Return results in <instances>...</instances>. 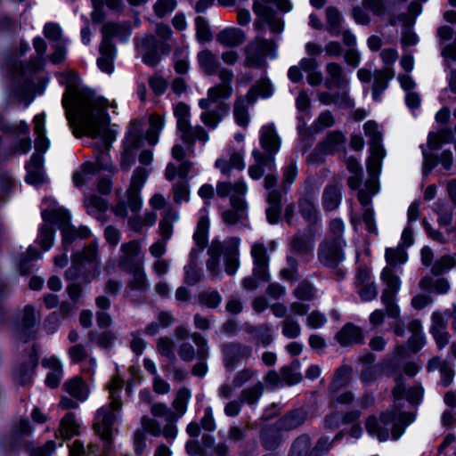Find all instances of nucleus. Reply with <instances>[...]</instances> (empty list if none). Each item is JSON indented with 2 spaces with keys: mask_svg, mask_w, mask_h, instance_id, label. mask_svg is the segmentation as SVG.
Segmentation results:
<instances>
[{
  "mask_svg": "<svg viewBox=\"0 0 456 456\" xmlns=\"http://www.w3.org/2000/svg\"><path fill=\"white\" fill-rule=\"evenodd\" d=\"M41 217L45 223L56 225L60 231L62 228L73 225L71 224L70 212L62 207L43 209L41 211Z\"/></svg>",
  "mask_w": 456,
  "mask_h": 456,
  "instance_id": "b1692460",
  "label": "nucleus"
},
{
  "mask_svg": "<svg viewBox=\"0 0 456 456\" xmlns=\"http://www.w3.org/2000/svg\"><path fill=\"white\" fill-rule=\"evenodd\" d=\"M190 108L183 102H179L175 108L177 119L176 127L180 139L187 145L192 146L196 141L205 144L208 134L201 126H192L190 123Z\"/></svg>",
  "mask_w": 456,
  "mask_h": 456,
  "instance_id": "6e6552de",
  "label": "nucleus"
},
{
  "mask_svg": "<svg viewBox=\"0 0 456 456\" xmlns=\"http://www.w3.org/2000/svg\"><path fill=\"white\" fill-rule=\"evenodd\" d=\"M61 105L69 126L76 127L74 135L97 139L95 151L110 159V151L117 139L118 130L114 128L117 125H111L108 111L109 100L98 95L95 89L83 86L77 95L65 92Z\"/></svg>",
  "mask_w": 456,
  "mask_h": 456,
  "instance_id": "f257e3e1",
  "label": "nucleus"
},
{
  "mask_svg": "<svg viewBox=\"0 0 456 456\" xmlns=\"http://www.w3.org/2000/svg\"><path fill=\"white\" fill-rule=\"evenodd\" d=\"M209 228V220L207 216L200 217L196 231L193 234V240L198 248H205L208 244V234Z\"/></svg>",
  "mask_w": 456,
  "mask_h": 456,
  "instance_id": "6e6d98bb",
  "label": "nucleus"
},
{
  "mask_svg": "<svg viewBox=\"0 0 456 456\" xmlns=\"http://www.w3.org/2000/svg\"><path fill=\"white\" fill-rule=\"evenodd\" d=\"M204 111L200 115V120L209 128L215 129L223 118L229 113L230 106L220 102L216 109H203Z\"/></svg>",
  "mask_w": 456,
  "mask_h": 456,
  "instance_id": "2f4dec72",
  "label": "nucleus"
},
{
  "mask_svg": "<svg viewBox=\"0 0 456 456\" xmlns=\"http://www.w3.org/2000/svg\"><path fill=\"white\" fill-rule=\"evenodd\" d=\"M0 131L5 134L18 136L19 134H28L29 126L25 120H20L18 126H14L0 116Z\"/></svg>",
  "mask_w": 456,
  "mask_h": 456,
  "instance_id": "4d7b16f0",
  "label": "nucleus"
},
{
  "mask_svg": "<svg viewBox=\"0 0 456 456\" xmlns=\"http://www.w3.org/2000/svg\"><path fill=\"white\" fill-rule=\"evenodd\" d=\"M216 40L223 46L236 47L245 42L246 35L240 28L229 27L219 31L216 34Z\"/></svg>",
  "mask_w": 456,
  "mask_h": 456,
  "instance_id": "7c9ffc66",
  "label": "nucleus"
},
{
  "mask_svg": "<svg viewBox=\"0 0 456 456\" xmlns=\"http://www.w3.org/2000/svg\"><path fill=\"white\" fill-rule=\"evenodd\" d=\"M275 47L273 40L256 37L245 47L244 65L248 68H265L266 66L265 56L274 57Z\"/></svg>",
  "mask_w": 456,
  "mask_h": 456,
  "instance_id": "9d476101",
  "label": "nucleus"
},
{
  "mask_svg": "<svg viewBox=\"0 0 456 456\" xmlns=\"http://www.w3.org/2000/svg\"><path fill=\"white\" fill-rule=\"evenodd\" d=\"M374 194L366 191V190H359L357 193L358 200L362 208V222L365 228L370 233L377 234V227L374 218V210L371 206V198Z\"/></svg>",
  "mask_w": 456,
  "mask_h": 456,
  "instance_id": "412c9836",
  "label": "nucleus"
},
{
  "mask_svg": "<svg viewBox=\"0 0 456 456\" xmlns=\"http://www.w3.org/2000/svg\"><path fill=\"white\" fill-rule=\"evenodd\" d=\"M259 140L265 155L274 157L279 151L281 139L273 124L262 126Z\"/></svg>",
  "mask_w": 456,
  "mask_h": 456,
  "instance_id": "4be33fe9",
  "label": "nucleus"
},
{
  "mask_svg": "<svg viewBox=\"0 0 456 456\" xmlns=\"http://www.w3.org/2000/svg\"><path fill=\"white\" fill-rule=\"evenodd\" d=\"M346 137L343 133L339 131H333L327 134L324 141L319 142V151L327 154H333L334 152L345 147Z\"/></svg>",
  "mask_w": 456,
  "mask_h": 456,
  "instance_id": "58836bf2",
  "label": "nucleus"
},
{
  "mask_svg": "<svg viewBox=\"0 0 456 456\" xmlns=\"http://www.w3.org/2000/svg\"><path fill=\"white\" fill-rule=\"evenodd\" d=\"M255 163L248 167V175L253 180H259L265 173V167L269 170L275 168V159L273 156H267L264 152L254 150L252 151Z\"/></svg>",
  "mask_w": 456,
  "mask_h": 456,
  "instance_id": "5701e85b",
  "label": "nucleus"
},
{
  "mask_svg": "<svg viewBox=\"0 0 456 456\" xmlns=\"http://www.w3.org/2000/svg\"><path fill=\"white\" fill-rule=\"evenodd\" d=\"M133 32V28L129 21L124 20L122 22L107 21L102 28L101 34H107L112 39L118 37L121 43H126Z\"/></svg>",
  "mask_w": 456,
  "mask_h": 456,
  "instance_id": "cd10ccee",
  "label": "nucleus"
},
{
  "mask_svg": "<svg viewBox=\"0 0 456 456\" xmlns=\"http://www.w3.org/2000/svg\"><path fill=\"white\" fill-rule=\"evenodd\" d=\"M122 255L118 260V269L131 274L126 291H142V256L140 257L141 239L125 242L120 248Z\"/></svg>",
  "mask_w": 456,
  "mask_h": 456,
  "instance_id": "423d86ee",
  "label": "nucleus"
},
{
  "mask_svg": "<svg viewBox=\"0 0 456 456\" xmlns=\"http://www.w3.org/2000/svg\"><path fill=\"white\" fill-rule=\"evenodd\" d=\"M250 254L253 258V275H255L259 281H268L271 278L269 273L270 257L265 246L263 243L253 244Z\"/></svg>",
  "mask_w": 456,
  "mask_h": 456,
  "instance_id": "f3484780",
  "label": "nucleus"
},
{
  "mask_svg": "<svg viewBox=\"0 0 456 456\" xmlns=\"http://www.w3.org/2000/svg\"><path fill=\"white\" fill-rule=\"evenodd\" d=\"M363 130L365 135L369 138L370 150L384 149L382 146V133L375 121H367L363 125Z\"/></svg>",
  "mask_w": 456,
  "mask_h": 456,
  "instance_id": "8fccbe9b",
  "label": "nucleus"
},
{
  "mask_svg": "<svg viewBox=\"0 0 456 456\" xmlns=\"http://www.w3.org/2000/svg\"><path fill=\"white\" fill-rule=\"evenodd\" d=\"M408 329L411 332V336L407 342V346L411 352H418L425 345V338L421 332L420 322L418 320H413L409 323Z\"/></svg>",
  "mask_w": 456,
  "mask_h": 456,
  "instance_id": "a18cd8bd",
  "label": "nucleus"
},
{
  "mask_svg": "<svg viewBox=\"0 0 456 456\" xmlns=\"http://www.w3.org/2000/svg\"><path fill=\"white\" fill-rule=\"evenodd\" d=\"M155 34L159 38V40L154 36H148L146 38L149 39V43L155 42L156 47H158L162 54H168L171 51V45L168 40L171 39L173 32L171 28L162 22H159L155 27Z\"/></svg>",
  "mask_w": 456,
  "mask_h": 456,
  "instance_id": "473e14b6",
  "label": "nucleus"
},
{
  "mask_svg": "<svg viewBox=\"0 0 456 456\" xmlns=\"http://www.w3.org/2000/svg\"><path fill=\"white\" fill-rule=\"evenodd\" d=\"M248 187L245 182L238 181L234 183L220 182L216 184V193L219 197L231 195L232 208L222 213V219L227 225H234L247 219V203L242 198L246 195Z\"/></svg>",
  "mask_w": 456,
  "mask_h": 456,
  "instance_id": "39448f33",
  "label": "nucleus"
},
{
  "mask_svg": "<svg viewBox=\"0 0 456 456\" xmlns=\"http://www.w3.org/2000/svg\"><path fill=\"white\" fill-rule=\"evenodd\" d=\"M78 428L75 412L68 411L60 421L61 431L67 436H73L78 435Z\"/></svg>",
  "mask_w": 456,
  "mask_h": 456,
  "instance_id": "69168bd1",
  "label": "nucleus"
},
{
  "mask_svg": "<svg viewBox=\"0 0 456 456\" xmlns=\"http://www.w3.org/2000/svg\"><path fill=\"white\" fill-rule=\"evenodd\" d=\"M253 11L257 16L254 22V27L257 30L265 29V24L269 25L273 33H280L283 29V23L280 18H277L273 8L255 0L253 3Z\"/></svg>",
  "mask_w": 456,
  "mask_h": 456,
  "instance_id": "dca6fc26",
  "label": "nucleus"
},
{
  "mask_svg": "<svg viewBox=\"0 0 456 456\" xmlns=\"http://www.w3.org/2000/svg\"><path fill=\"white\" fill-rule=\"evenodd\" d=\"M232 94V87H226L217 84L208 90L207 98L200 99L199 106L200 109H209L211 103H219V101L229 99Z\"/></svg>",
  "mask_w": 456,
  "mask_h": 456,
  "instance_id": "c9c22d12",
  "label": "nucleus"
},
{
  "mask_svg": "<svg viewBox=\"0 0 456 456\" xmlns=\"http://www.w3.org/2000/svg\"><path fill=\"white\" fill-rule=\"evenodd\" d=\"M342 200V185L338 182L328 183L322 195V205L326 212L338 208Z\"/></svg>",
  "mask_w": 456,
  "mask_h": 456,
  "instance_id": "a878e982",
  "label": "nucleus"
},
{
  "mask_svg": "<svg viewBox=\"0 0 456 456\" xmlns=\"http://www.w3.org/2000/svg\"><path fill=\"white\" fill-rule=\"evenodd\" d=\"M385 257L387 266L381 273V280L387 287L382 291L381 302L386 308L387 316L397 318L399 316V306L395 303V297L400 289L401 281L392 268L397 265L404 264L408 256L403 247L397 246L396 248H387Z\"/></svg>",
  "mask_w": 456,
  "mask_h": 456,
  "instance_id": "f03ea898",
  "label": "nucleus"
},
{
  "mask_svg": "<svg viewBox=\"0 0 456 456\" xmlns=\"http://www.w3.org/2000/svg\"><path fill=\"white\" fill-rule=\"evenodd\" d=\"M39 364V354L37 345H33L28 354V362H22L12 369V378L13 382L20 387L31 386L33 376Z\"/></svg>",
  "mask_w": 456,
  "mask_h": 456,
  "instance_id": "ddd939ff",
  "label": "nucleus"
},
{
  "mask_svg": "<svg viewBox=\"0 0 456 456\" xmlns=\"http://www.w3.org/2000/svg\"><path fill=\"white\" fill-rule=\"evenodd\" d=\"M88 338L91 342L96 343L99 347L110 350L115 344L117 337L110 330H105L101 333L95 330H91L88 333Z\"/></svg>",
  "mask_w": 456,
  "mask_h": 456,
  "instance_id": "603ef678",
  "label": "nucleus"
},
{
  "mask_svg": "<svg viewBox=\"0 0 456 456\" xmlns=\"http://www.w3.org/2000/svg\"><path fill=\"white\" fill-rule=\"evenodd\" d=\"M240 239L238 237L227 238L223 242L218 240H213L208 249V259L206 265L208 272L213 279L220 278V256L223 254L224 258V271L228 275L233 276L240 267Z\"/></svg>",
  "mask_w": 456,
  "mask_h": 456,
  "instance_id": "20e7f679",
  "label": "nucleus"
},
{
  "mask_svg": "<svg viewBox=\"0 0 456 456\" xmlns=\"http://www.w3.org/2000/svg\"><path fill=\"white\" fill-rule=\"evenodd\" d=\"M327 78L324 85L328 89L333 87L345 89L348 86V79L344 74L343 67L334 61L328 62L325 66Z\"/></svg>",
  "mask_w": 456,
  "mask_h": 456,
  "instance_id": "bb28decb",
  "label": "nucleus"
},
{
  "mask_svg": "<svg viewBox=\"0 0 456 456\" xmlns=\"http://www.w3.org/2000/svg\"><path fill=\"white\" fill-rule=\"evenodd\" d=\"M286 262L287 266L280 271V277L284 281L293 283L299 279L298 263L292 256H288Z\"/></svg>",
  "mask_w": 456,
  "mask_h": 456,
  "instance_id": "052dcab7",
  "label": "nucleus"
},
{
  "mask_svg": "<svg viewBox=\"0 0 456 456\" xmlns=\"http://www.w3.org/2000/svg\"><path fill=\"white\" fill-rule=\"evenodd\" d=\"M251 106L248 103L246 95L238 96L233 103V117L235 122L242 127H246L250 120L248 107Z\"/></svg>",
  "mask_w": 456,
  "mask_h": 456,
  "instance_id": "37998d69",
  "label": "nucleus"
},
{
  "mask_svg": "<svg viewBox=\"0 0 456 456\" xmlns=\"http://www.w3.org/2000/svg\"><path fill=\"white\" fill-rule=\"evenodd\" d=\"M289 247L291 252L305 256L313 252L314 243L307 235L297 232L290 239Z\"/></svg>",
  "mask_w": 456,
  "mask_h": 456,
  "instance_id": "ea45409f",
  "label": "nucleus"
},
{
  "mask_svg": "<svg viewBox=\"0 0 456 456\" xmlns=\"http://www.w3.org/2000/svg\"><path fill=\"white\" fill-rule=\"evenodd\" d=\"M222 353L224 365L227 370L231 371L240 361L251 357L252 348L247 345L232 342L222 346Z\"/></svg>",
  "mask_w": 456,
  "mask_h": 456,
  "instance_id": "a211bd4d",
  "label": "nucleus"
},
{
  "mask_svg": "<svg viewBox=\"0 0 456 456\" xmlns=\"http://www.w3.org/2000/svg\"><path fill=\"white\" fill-rule=\"evenodd\" d=\"M164 126V118L160 115L153 114L149 118V127L144 133V140L153 146L159 142V137Z\"/></svg>",
  "mask_w": 456,
  "mask_h": 456,
  "instance_id": "c03bdc74",
  "label": "nucleus"
},
{
  "mask_svg": "<svg viewBox=\"0 0 456 456\" xmlns=\"http://www.w3.org/2000/svg\"><path fill=\"white\" fill-rule=\"evenodd\" d=\"M45 65L46 57L38 55L30 57L29 61H28L20 62V68L22 71L29 75H35L43 71L45 68Z\"/></svg>",
  "mask_w": 456,
  "mask_h": 456,
  "instance_id": "338daca9",
  "label": "nucleus"
},
{
  "mask_svg": "<svg viewBox=\"0 0 456 456\" xmlns=\"http://www.w3.org/2000/svg\"><path fill=\"white\" fill-rule=\"evenodd\" d=\"M37 320L35 306L28 304L23 308L21 319H12L13 331L16 338L22 343L36 340L37 337Z\"/></svg>",
  "mask_w": 456,
  "mask_h": 456,
  "instance_id": "9b49d317",
  "label": "nucleus"
},
{
  "mask_svg": "<svg viewBox=\"0 0 456 456\" xmlns=\"http://www.w3.org/2000/svg\"><path fill=\"white\" fill-rule=\"evenodd\" d=\"M307 418V412L303 409H295L279 419L276 423L278 428L289 431L301 426Z\"/></svg>",
  "mask_w": 456,
  "mask_h": 456,
  "instance_id": "72a5a7b5",
  "label": "nucleus"
},
{
  "mask_svg": "<svg viewBox=\"0 0 456 456\" xmlns=\"http://www.w3.org/2000/svg\"><path fill=\"white\" fill-rule=\"evenodd\" d=\"M86 387L87 385L84 379L79 376H76L63 384V390L71 396L80 398L81 401H85L86 399V395L80 397V395Z\"/></svg>",
  "mask_w": 456,
  "mask_h": 456,
  "instance_id": "bf43d9fd",
  "label": "nucleus"
},
{
  "mask_svg": "<svg viewBox=\"0 0 456 456\" xmlns=\"http://www.w3.org/2000/svg\"><path fill=\"white\" fill-rule=\"evenodd\" d=\"M343 18L336 7L329 6L326 9L327 31L333 37H338L341 33V25Z\"/></svg>",
  "mask_w": 456,
  "mask_h": 456,
  "instance_id": "de8ad7c7",
  "label": "nucleus"
},
{
  "mask_svg": "<svg viewBox=\"0 0 456 456\" xmlns=\"http://www.w3.org/2000/svg\"><path fill=\"white\" fill-rule=\"evenodd\" d=\"M118 407L112 403L103 405L96 411L94 417V429L100 437L106 454L110 453L114 450L115 434L118 432L114 428L117 419L115 410Z\"/></svg>",
  "mask_w": 456,
  "mask_h": 456,
  "instance_id": "0eeeda50",
  "label": "nucleus"
},
{
  "mask_svg": "<svg viewBox=\"0 0 456 456\" xmlns=\"http://www.w3.org/2000/svg\"><path fill=\"white\" fill-rule=\"evenodd\" d=\"M345 244L343 239L325 240L318 248L319 261L327 267H337L344 260L343 247Z\"/></svg>",
  "mask_w": 456,
  "mask_h": 456,
  "instance_id": "4468645a",
  "label": "nucleus"
},
{
  "mask_svg": "<svg viewBox=\"0 0 456 456\" xmlns=\"http://www.w3.org/2000/svg\"><path fill=\"white\" fill-rule=\"evenodd\" d=\"M419 285L423 290L434 291L438 294H444L450 289V284L445 278L433 280L431 277L426 276L420 280Z\"/></svg>",
  "mask_w": 456,
  "mask_h": 456,
  "instance_id": "3c124183",
  "label": "nucleus"
},
{
  "mask_svg": "<svg viewBox=\"0 0 456 456\" xmlns=\"http://www.w3.org/2000/svg\"><path fill=\"white\" fill-rule=\"evenodd\" d=\"M179 217L178 210L174 208H167L161 213L158 227V233L160 238L149 248L150 254L152 256L159 259L166 253L167 243L173 235L174 224L179 220Z\"/></svg>",
  "mask_w": 456,
  "mask_h": 456,
  "instance_id": "1a4fd4ad",
  "label": "nucleus"
},
{
  "mask_svg": "<svg viewBox=\"0 0 456 456\" xmlns=\"http://www.w3.org/2000/svg\"><path fill=\"white\" fill-rule=\"evenodd\" d=\"M264 391V384L261 381H258L255 385L241 390L240 399L243 403L252 406L259 401Z\"/></svg>",
  "mask_w": 456,
  "mask_h": 456,
  "instance_id": "864d4df0",
  "label": "nucleus"
},
{
  "mask_svg": "<svg viewBox=\"0 0 456 456\" xmlns=\"http://www.w3.org/2000/svg\"><path fill=\"white\" fill-rule=\"evenodd\" d=\"M173 58L175 71L179 75L186 74L190 68L188 53L184 49L177 47L174 51Z\"/></svg>",
  "mask_w": 456,
  "mask_h": 456,
  "instance_id": "e2e57ef3",
  "label": "nucleus"
},
{
  "mask_svg": "<svg viewBox=\"0 0 456 456\" xmlns=\"http://www.w3.org/2000/svg\"><path fill=\"white\" fill-rule=\"evenodd\" d=\"M34 431L35 427L30 420L28 418L22 417L17 423L12 425L10 433L24 439L31 436Z\"/></svg>",
  "mask_w": 456,
  "mask_h": 456,
  "instance_id": "0e129e2a",
  "label": "nucleus"
},
{
  "mask_svg": "<svg viewBox=\"0 0 456 456\" xmlns=\"http://www.w3.org/2000/svg\"><path fill=\"white\" fill-rule=\"evenodd\" d=\"M337 341L343 346L362 342V334L360 328L352 323L346 324L337 334Z\"/></svg>",
  "mask_w": 456,
  "mask_h": 456,
  "instance_id": "4c0bfd02",
  "label": "nucleus"
},
{
  "mask_svg": "<svg viewBox=\"0 0 456 456\" xmlns=\"http://www.w3.org/2000/svg\"><path fill=\"white\" fill-rule=\"evenodd\" d=\"M98 256L97 246H86L81 251H76L71 256V265L65 271L64 278L68 282H79L85 265L95 262Z\"/></svg>",
  "mask_w": 456,
  "mask_h": 456,
  "instance_id": "f8f14e48",
  "label": "nucleus"
},
{
  "mask_svg": "<svg viewBox=\"0 0 456 456\" xmlns=\"http://www.w3.org/2000/svg\"><path fill=\"white\" fill-rule=\"evenodd\" d=\"M299 213L301 216L309 224H315L319 219L320 215L319 211L314 204V202L307 197H303L298 200L297 202Z\"/></svg>",
  "mask_w": 456,
  "mask_h": 456,
  "instance_id": "79ce46f5",
  "label": "nucleus"
},
{
  "mask_svg": "<svg viewBox=\"0 0 456 456\" xmlns=\"http://www.w3.org/2000/svg\"><path fill=\"white\" fill-rule=\"evenodd\" d=\"M373 77L372 98L374 101L379 102L382 93L387 88L389 80L395 77V71L392 67H386L381 69H376Z\"/></svg>",
  "mask_w": 456,
  "mask_h": 456,
  "instance_id": "c756f323",
  "label": "nucleus"
},
{
  "mask_svg": "<svg viewBox=\"0 0 456 456\" xmlns=\"http://www.w3.org/2000/svg\"><path fill=\"white\" fill-rule=\"evenodd\" d=\"M55 229L46 224H41L38 228L36 243H38L42 252L49 251L54 241Z\"/></svg>",
  "mask_w": 456,
  "mask_h": 456,
  "instance_id": "09e8293b",
  "label": "nucleus"
},
{
  "mask_svg": "<svg viewBox=\"0 0 456 456\" xmlns=\"http://www.w3.org/2000/svg\"><path fill=\"white\" fill-rule=\"evenodd\" d=\"M191 338L197 346V358L199 362L192 367L191 373L194 376L203 377L208 371L207 360L209 349L207 339L199 332L191 333Z\"/></svg>",
  "mask_w": 456,
  "mask_h": 456,
  "instance_id": "aec40b11",
  "label": "nucleus"
},
{
  "mask_svg": "<svg viewBox=\"0 0 456 456\" xmlns=\"http://www.w3.org/2000/svg\"><path fill=\"white\" fill-rule=\"evenodd\" d=\"M311 439L307 435H301L293 442L289 456H309Z\"/></svg>",
  "mask_w": 456,
  "mask_h": 456,
  "instance_id": "680f3d73",
  "label": "nucleus"
},
{
  "mask_svg": "<svg viewBox=\"0 0 456 456\" xmlns=\"http://www.w3.org/2000/svg\"><path fill=\"white\" fill-rule=\"evenodd\" d=\"M281 332L288 338H297L301 333L300 324L294 317L288 315L281 322Z\"/></svg>",
  "mask_w": 456,
  "mask_h": 456,
  "instance_id": "774afa93",
  "label": "nucleus"
},
{
  "mask_svg": "<svg viewBox=\"0 0 456 456\" xmlns=\"http://www.w3.org/2000/svg\"><path fill=\"white\" fill-rule=\"evenodd\" d=\"M282 197L276 191L271 192L270 195H266V202L268 208H266V218L270 224H276L279 221L281 210Z\"/></svg>",
  "mask_w": 456,
  "mask_h": 456,
  "instance_id": "49530a36",
  "label": "nucleus"
},
{
  "mask_svg": "<svg viewBox=\"0 0 456 456\" xmlns=\"http://www.w3.org/2000/svg\"><path fill=\"white\" fill-rule=\"evenodd\" d=\"M125 386V380L120 376L116 375L111 378L107 385L110 394V399L114 406H121V393Z\"/></svg>",
  "mask_w": 456,
  "mask_h": 456,
  "instance_id": "5fc2aeb1",
  "label": "nucleus"
},
{
  "mask_svg": "<svg viewBox=\"0 0 456 456\" xmlns=\"http://www.w3.org/2000/svg\"><path fill=\"white\" fill-rule=\"evenodd\" d=\"M353 368L350 365L343 364L338 367L333 375V379L329 386V392L331 395L346 387L352 379Z\"/></svg>",
  "mask_w": 456,
  "mask_h": 456,
  "instance_id": "e433bc0d",
  "label": "nucleus"
},
{
  "mask_svg": "<svg viewBox=\"0 0 456 456\" xmlns=\"http://www.w3.org/2000/svg\"><path fill=\"white\" fill-rule=\"evenodd\" d=\"M281 429L278 428L277 423L265 426L260 430V444L267 451L277 449L282 443Z\"/></svg>",
  "mask_w": 456,
  "mask_h": 456,
  "instance_id": "c85d7f7f",
  "label": "nucleus"
},
{
  "mask_svg": "<svg viewBox=\"0 0 456 456\" xmlns=\"http://www.w3.org/2000/svg\"><path fill=\"white\" fill-rule=\"evenodd\" d=\"M197 61L200 70L207 76L215 75L220 68V61L216 54L209 49L198 53Z\"/></svg>",
  "mask_w": 456,
  "mask_h": 456,
  "instance_id": "f704fd0d",
  "label": "nucleus"
},
{
  "mask_svg": "<svg viewBox=\"0 0 456 456\" xmlns=\"http://www.w3.org/2000/svg\"><path fill=\"white\" fill-rule=\"evenodd\" d=\"M273 94V86L268 79L263 78L257 81L246 94L247 102L253 105L259 96L267 98Z\"/></svg>",
  "mask_w": 456,
  "mask_h": 456,
  "instance_id": "a19ab883",
  "label": "nucleus"
},
{
  "mask_svg": "<svg viewBox=\"0 0 456 456\" xmlns=\"http://www.w3.org/2000/svg\"><path fill=\"white\" fill-rule=\"evenodd\" d=\"M96 161L95 163L86 161L80 166V170L86 175H93L101 170L110 171L112 168L111 163H103L102 160L107 159L104 155H101V153L97 152Z\"/></svg>",
  "mask_w": 456,
  "mask_h": 456,
  "instance_id": "13d9d810",
  "label": "nucleus"
},
{
  "mask_svg": "<svg viewBox=\"0 0 456 456\" xmlns=\"http://www.w3.org/2000/svg\"><path fill=\"white\" fill-rule=\"evenodd\" d=\"M139 165L135 167L132 175L131 183L126 190V204L134 213H138L142 206L141 190L142 189V152L138 156Z\"/></svg>",
  "mask_w": 456,
  "mask_h": 456,
  "instance_id": "2eb2a0df",
  "label": "nucleus"
},
{
  "mask_svg": "<svg viewBox=\"0 0 456 456\" xmlns=\"http://www.w3.org/2000/svg\"><path fill=\"white\" fill-rule=\"evenodd\" d=\"M122 148L140 150L142 148V118L133 119L126 132Z\"/></svg>",
  "mask_w": 456,
  "mask_h": 456,
  "instance_id": "393cba45",
  "label": "nucleus"
},
{
  "mask_svg": "<svg viewBox=\"0 0 456 456\" xmlns=\"http://www.w3.org/2000/svg\"><path fill=\"white\" fill-rule=\"evenodd\" d=\"M386 155L385 149L370 150V156L368 159L367 170L369 179L366 181L364 188L366 191L377 194L379 191L378 177L381 169L382 159Z\"/></svg>",
  "mask_w": 456,
  "mask_h": 456,
  "instance_id": "6ab92c4d",
  "label": "nucleus"
},
{
  "mask_svg": "<svg viewBox=\"0 0 456 456\" xmlns=\"http://www.w3.org/2000/svg\"><path fill=\"white\" fill-rule=\"evenodd\" d=\"M414 419L413 413L393 409L382 412L379 419L370 416L366 419L365 427L369 435L380 442L388 440L390 436L393 440H397Z\"/></svg>",
  "mask_w": 456,
  "mask_h": 456,
  "instance_id": "7ed1b4c3",
  "label": "nucleus"
}]
</instances>
